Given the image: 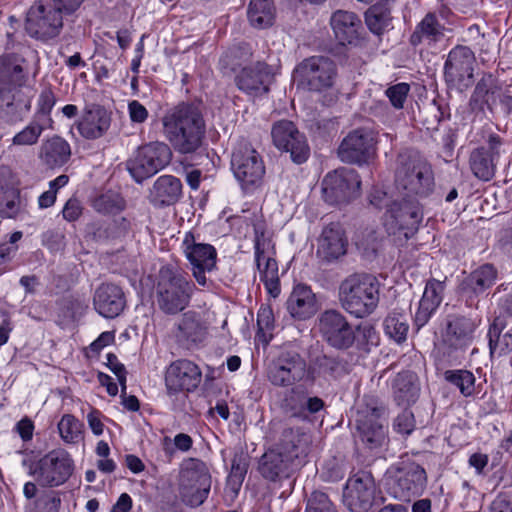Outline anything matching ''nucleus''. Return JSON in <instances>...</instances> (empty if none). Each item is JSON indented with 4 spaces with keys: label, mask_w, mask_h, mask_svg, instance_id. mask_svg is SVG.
Listing matches in <instances>:
<instances>
[{
    "label": "nucleus",
    "mask_w": 512,
    "mask_h": 512,
    "mask_svg": "<svg viewBox=\"0 0 512 512\" xmlns=\"http://www.w3.org/2000/svg\"><path fill=\"white\" fill-rule=\"evenodd\" d=\"M395 187L399 195L424 200L435 188L432 166L417 152L405 150L397 157Z\"/></svg>",
    "instance_id": "1"
},
{
    "label": "nucleus",
    "mask_w": 512,
    "mask_h": 512,
    "mask_svg": "<svg viewBox=\"0 0 512 512\" xmlns=\"http://www.w3.org/2000/svg\"><path fill=\"white\" fill-rule=\"evenodd\" d=\"M380 299L378 279L367 273H355L346 277L339 286V301L349 314L364 318L372 314Z\"/></svg>",
    "instance_id": "2"
},
{
    "label": "nucleus",
    "mask_w": 512,
    "mask_h": 512,
    "mask_svg": "<svg viewBox=\"0 0 512 512\" xmlns=\"http://www.w3.org/2000/svg\"><path fill=\"white\" fill-rule=\"evenodd\" d=\"M195 285L178 267L168 264L160 268L155 285L158 308L166 315H176L188 307Z\"/></svg>",
    "instance_id": "3"
},
{
    "label": "nucleus",
    "mask_w": 512,
    "mask_h": 512,
    "mask_svg": "<svg viewBox=\"0 0 512 512\" xmlns=\"http://www.w3.org/2000/svg\"><path fill=\"white\" fill-rule=\"evenodd\" d=\"M294 73L303 88L311 92H324L333 87L338 69L332 58L315 55L302 60Z\"/></svg>",
    "instance_id": "4"
},
{
    "label": "nucleus",
    "mask_w": 512,
    "mask_h": 512,
    "mask_svg": "<svg viewBox=\"0 0 512 512\" xmlns=\"http://www.w3.org/2000/svg\"><path fill=\"white\" fill-rule=\"evenodd\" d=\"M266 378L275 387H292L308 379L307 362L296 351H281L267 363Z\"/></svg>",
    "instance_id": "5"
},
{
    "label": "nucleus",
    "mask_w": 512,
    "mask_h": 512,
    "mask_svg": "<svg viewBox=\"0 0 512 512\" xmlns=\"http://www.w3.org/2000/svg\"><path fill=\"white\" fill-rule=\"evenodd\" d=\"M74 471V461L63 449H55L43 456L30 468V474L42 487L64 484Z\"/></svg>",
    "instance_id": "6"
},
{
    "label": "nucleus",
    "mask_w": 512,
    "mask_h": 512,
    "mask_svg": "<svg viewBox=\"0 0 512 512\" xmlns=\"http://www.w3.org/2000/svg\"><path fill=\"white\" fill-rule=\"evenodd\" d=\"M172 159L169 146L163 142H150L138 148L136 156L128 161L127 168L133 179L141 183L164 169Z\"/></svg>",
    "instance_id": "7"
},
{
    "label": "nucleus",
    "mask_w": 512,
    "mask_h": 512,
    "mask_svg": "<svg viewBox=\"0 0 512 512\" xmlns=\"http://www.w3.org/2000/svg\"><path fill=\"white\" fill-rule=\"evenodd\" d=\"M474 52L467 46L457 45L450 50L444 63V78L450 89L462 91L473 84Z\"/></svg>",
    "instance_id": "8"
},
{
    "label": "nucleus",
    "mask_w": 512,
    "mask_h": 512,
    "mask_svg": "<svg viewBox=\"0 0 512 512\" xmlns=\"http://www.w3.org/2000/svg\"><path fill=\"white\" fill-rule=\"evenodd\" d=\"M231 169L243 188L257 186L265 174V166L258 152L247 142L233 150Z\"/></svg>",
    "instance_id": "9"
},
{
    "label": "nucleus",
    "mask_w": 512,
    "mask_h": 512,
    "mask_svg": "<svg viewBox=\"0 0 512 512\" xmlns=\"http://www.w3.org/2000/svg\"><path fill=\"white\" fill-rule=\"evenodd\" d=\"M63 14L57 5L49 3L33 5L26 18V31L34 38L47 40L56 37L63 26Z\"/></svg>",
    "instance_id": "10"
},
{
    "label": "nucleus",
    "mask_w": 512,
    "mask_h": 512,
    "mask_svg": "<svg viewBox=\"0 0 512 512\" xmlns=\"http://www.w3.org/2000/svg\"><path fill=\"white\" fill-rule=\"evenodd\" d=\"M180 483L188 504L194 507L201 505L211 487V476L206 464L199 459L186 460L181 470Z\"/></svg>",
    "instance_id": "11"
},
{
    "label": "nucleus",
    "mask_w": 512,
    "mask_h": 512,
    "mask_svg": "<svg viewBox=\"0 0 512 512\" xmlns=\"http://www.w3.org/2000/svg\"><path fill=\"white\" fill-rule=\"evenodd\" d=\"M360 185L359 175L354 169H336L322 181L323 197L330 204L348 203L359 195Z\"/></svg>",
    "instance_id": "12"
},
{
    "label": "nucleus",
    "mask_w": 512,
    "mask_h": 512,
    "mask_svg": "<svg viewBox=\"0 0 512 512\" xmlns=\"http://www.w3.org/2000/svg\"><path fill=\"white\" fill-rule=\"evenodd\" d=\"M427 485L425 469L415 462H402L395 471L394 480L389 487L394 498L409 502L420 496Z\"/></svg>",
    "instance_id": "13"
},
{
    "label": "nucleus",
    "mask_w": 512,
    "mask_h": 512,
    "mask_svg": "<svg viewBox=\"0 0 512 512\" xmlns=\"http://www.w3.org/2000/svg\"><path fill=\"white\" fill-rule=\"evenodd\" d=\"M183 252L191 265L193 276L197 283L206 286V273L216 267V249L206 243L196 241L193 233L187 232L182 242Z\"/></svg>",
    "instance_id": "14"
},
{
    "label": "nucleus",
    "mask_w": 512,
    "mask_h": 512,
    "mask_svg": "<svg viewBox=\"0 0 512 512\" xmlns=\"http://www.w3.org/2000/svg\"><path fill=\"white\" fill-rule=\"evenodd\" d=\"M323 339L333 348L346 350L355 342V332L346 317L337 310H326L319 317Z\"/></svg>",
    "instance_id": "15"
},
{
    "label": "nucleus",
    "mask_w": 512,
    "mask_h": 512,
    "mask_svg": "<svg viewBox=\"0 0 512 512\" xmlns=\"http://www.w3.org/2000/svg\"><path fill=\"white\" fill-rule=\"evenodd\" d=\"M375 495L376 485L371 473L358 471L346 483L344 502L352 512H367L374 504Z\"/></svg>",
    "instance_id": "16"
},
{
    "label": "nucleus",
    "mask_w": 512,
    "mask_h": 512,
    "mask_svg": "<svg viewBox=\"0 0 512 512\" xmlns=\"http://www.w3.org/2000/svg\"><path fill=\"white\" fill-rule=\"evenodd\" d=\"M384 409L375 405H365L357 410L356 427L360 439L369 449H376L385 442L386 432L383 417Z\"/></svg>",
    "instance_id": "17"
},
{
    "label": "nucleus",
    "mask_w": 512,
    "mask_h": 512,
    "mask_svg": "<svg viewBox=\"0 0 512 512\" xmlns=\"http://www.w3.org/2000/svg\"><path fill=\"white\" fill-rule=\"evenodd\" d=\"M375 144L374 130H353L342 140L338 156L346 163L363 164L373 157Z\"/></svg>",
    "instance_id": "18"
},
{
    "label": "nucleus",
    "mask_w": 512,
    "mask_h": 512,
    "mask_svg": "<svg viewBox=\"0 0 512 512\" xmlns=\"http://www.w3.org/2000/svg\"><path fill=\"white\" fill-rule=\"evenodd\" d=\"M421 201L398 194V197L389 206L388 212L391 214V218L407 239L418 231L423 220Z\"/></svg>",
    "instance_id": "19"
},
{
    "label": "nucleus",
    "mask_w": 512,
    "mask_h": 512,
    "mask_svg": "<svg viewBox=\"0 0 512 512\" xmlns=\"http://www.w3.org/2000/svg\"><path fill=\"white\" fill-rule=\"evenodd\" d=\"M302 466V461L293 460L273 447L269 448L258 460V472L271 482H281L292 477Z\"/></svg>",
    "instance_id": "20"
},
{
    "label": "nucleus",
    "mask_w": 512,
    "mask_h": 512,
    "mask_svg": "<svg viewBox=\"0 0 512 512\" xmlns=\"http://www.w3.org/2000/svg\"><path fill=\"white\" fill-rule=\"evenodd\" d=\"M487 144L474 149L469 158L472 173L483 181H489L495 175L502 141L499 136L490 134Z\"/></svg>",
    "instance_id": "21"
},
{
    "label": "nucleus",
    "mask_w": 512,
    "mask_h": 512,
    "mask_svg": "<svg viewBox=\"0 0 512 512\" xmlns=\"http://www.w3.org/2000/svg\"><path fill=\"white\" fill-rule=\"evenodd\" d=\"M273 73L271 67L262 61L244 67L235 77L237 87L249 95H262L269 91Z\"/></svg>",
    "instance_id": "22"
},
{
    "label": "nucleus",
    "mask_w": 512,
    "mask_h": 512,
    "mask_svg": "<svg viewBox=\"0 0 512 512\" xmlns=\"http://www.w3.org/2000/svg\"><path fill=\"white\" fill-rule=\"evenodd\" d=\"M497 277L498 271L492 264H483L463 278L459 286L461 295L472 306L476 298L495 284Z\"/></svg>",
    "instance_id": "23"
},
{
    "label": "nucleus",
    "mask_w": 512,
    "mask_h": 512,
    "mask_svg": "<svg viewBox=\"0 0 512 512\" xmlns=\"http://www.w3.org/2000/svg\"><path fill=\"white\" fill-rule=\"evenodd\" d=\"M280 432L279 439L273 446L275 450L286 454L293 460L303 462L310 443L309 436L300 428L290 427L280 422L272 423Z\"/></svg>",
    "instance_id": "24"
},
{
    "label": "nucleus",
    "mask_w": 512,
    "mask_h": 512,
    "mask_svg": "<svg viewBox=\"0 0 512 512\" xmlns=\"http://www.w3.org/2000/svg\"><path fill=\"white\" fill-rule=\"evenodd\" d=\"M199 367L189 360H178L170 365L166 373V386L170 391H193L201 382Z\"/></svg>",
    "instance_id": "25"
},
{
    "label": "nucleus",
    "mask_w": 512,
    "mask_h": 512,
    "mask_svg": "<svg viewBox=\"0 0 512 512\" xmlns=\"http://www.w3.org/2000/svg\"><path fill=\"white\" fill-rule=\"evenodd\" d=\"M207 327L201 315L195 311H187L176 322L174 336L179 345L191 349L204 341Z\"/></svg>",
    "instance_id": "26"
},
{
    "label": "nucleus",
    "mask_w": 512,
    "mask_h": 512,
    "mask_svg": "<svg viewBox=\"0 0 512 512\" xmlns=\"http://www.w3.org/2000/svg\"><path fill=\"white\" fill-rule=\"evenodd\" d=\"M25 75L20 64L9 57L0 58V103L10 107L15 99V92L24 84Z\"/></svg>",
    "instance_id": "27"
},
{
    "label": "nucleus",
    "mask_w": 512,
    "mask_h": 512,
    "mask_svg": "<svg viewBox=\"0 0 512 512\" xmlns=\"http://www.w3.org/2000/svg\"><path fill=\"white\" fill-rule=\"evenodd\" d=\"M271 137L274 146L289 153L294 163L302 164L308 159L310 148L305 134L300 130H271Z\"/></svg>",
    "instance_id": "28"
},
{
    "label": "nucleus",
    "mask_w": 512,
    "mask_h": 512,
    "mask_svg": "<svg viewBox=\"0 0 512 512\" xmlns=\"http://www.w3.org/2000/svg\"><path fill=\"white\" fill-rule=\"evenodd\" d=\"M475 329L476 324L472 319L454 316L447 321L443 345L449 349V352L463 350L471 344Z\"/></svg>",
    "instance_id": "29"
},
{
    "label": "nucleus",
    "mask_w": 512,
    "mask_h": 512,
    "mask_svg": "<svg viewBox=\"0 0 512 512\" xmlns=\"http://www.w3.org/2000/svg\"><path fill=\"white\" fill-rule=\"evenodd\" d=\"M93 304L95 310L105 318L118 316L125 307V298L122 289L110 283L101 284L94 293Z\"/></svg>",
    "instance_id": "30"
},
{
    "label": "nucleus",
    "mask_w": 512,
    "mask_h": 512,
    "mask_svg": "<svg viewBox=\"0 0 512 512\" xmlns=\"http://www.w3.org/2000/svg\"><path fill=\"white\" fill-rule=\"evenodd\" d=\"M347 245V238L340 225L330 224L323 229L318 240L317 255L327 262H332L346 254Z\"/></svg>",
    "instance_id": "31"
},
{
    "label": "nucleus",
    "mask_w": 512,
    "mask_h": 512,
    "mask_svg": "<svg viewBox=\"0 0 512 512\" xmlns=\"http://www.w3.org/2000/svg\"><path fill=\"white\" fill-rule=\"evenodd\" d=\"M182 196V183L173 175H162L153 183L149 191V202L154 207L174 205Z\"/></svg>",
    "instance_id": "32"
},
{
    "label": "nucleus",
    "mask_w": 512,
    "mask_h": 512,
    "mask_svg": "<svg viewBox=\"0 0 512 512\" xmlns=\"http://www.w3.org/2000/svg\"><path fill=\"white\" fill-rule=\"evenodd\" d=\"M163 124L165 128H204L200 104L179 103L167 112Z\"/></svg>",
    "instance_id": "33"
},
{
    "label": "nucleus",
    "mask_w": 512,
    "mask_h": 512,
    "mask_svg": "<svg viewBox=\"0 0 512 512\" xmlns=\"http://www.w3.org/2000/svg\"><path fill=\"white\" fill-rule=\"evenodd\" d=\"M330 25L341 45L356 44L358 41L362 23L355 13L338 10L332 14Z\"/></svg>",
    "instance_id": "34"
},
{
    "label": "nucleus",
    "mask_w": 512,
    "mask_h": 512,
    "mask_svg": "<svg viewBox=\"0 0 512 512\" xmlns=\"http://www.w3.org/2000/svg\"><path fill=\"white\" fill-rule=\"evenodd\" d=\"M446 28L440 24L435 12L427 13L416 25L410 36L412 46L426 45L434 47L445 36Z\"/></svg>",
    "instance_id": "35"
},
{
    "label": "nucleus",
    "mask_w": 512,
    "mask_h": 512,
    "mask_svg": "<svg viewBox=\"0 0 512 512\" xmlns=\"http://www.w3.org/2000/svg\"><path fill=\"white\" fill-rule=\"evenodd\" d=\"M444 290L445 281L431 279L426 283L423 296L415 314V324L418 328L423 327L428 322L432 313L440 305L443 300Z\"/></svg>",
    "instance_id": "36"
},
{
    "label": "nucleus",
    "mask_w": 512,
    "mask_h": 512,
    "mask_svg": "<svg viewBox=\"0 0 512 512\" xmlns=\"http://www.w3.org/2000/svg\"><path fill=\"white\" fill-rule=\"evenodd\" d=\"M290 315L299 320L312 317L317 311L316 298L310 287L304 284L296 285L287 302Z\"/></svg>",
    "instance_id": "37"
},
{
    "label": "nucleus",
    "mask_w": 512,
    "mask_h": 512,
    "mask_svg": "<svg viewBox=\"0 0 512 512\" xmlns=\"http://www.w3.org/2000/svg\"><path fill=\"white\" fill-rule=\"evenodd\" d=\"M392 391L398 405L414 404L420 394V385L416 374L410 371L398 373L392 382Z\"/></svg>",
    "instance_id": "38"
},
{
    "label": "nucleus",
    "mask_w": 512,
    "mask_h": 512,
    "mask_svg": "<svg viewBox=\"0 0 512 512\" xmlns=\"http://www.w3.org/2000/svg\"><path fill=\"white\" fill-rule=\"evenodd\" d=\"M348 373L347 363L338 357L328 355L317 356L308 367V380L315 381L319 377L337 379Z\"/></svg>",
    "instance_id": "39"
},
{
    "label": "nucleus",
    "mask_w": 512,
    "mask_h": 512,
    "mask_svg": "<svg viewBox=\"0 0 512 512\" xmlns=\"http://www.w3.org/2000/svg\"><path fill=\"white\" fill-rule=\"evenodd\" d=\"M71 155L69 144L60 137L46 141L41 148L40 158L49 168L64 165Z\"/></svg>",
    "instance_id": "40"
},
{
    "label": "nucleus",
    "mask_w": 512,
    "mask_h": 512,
    "mask_svg": "<svg viewBox=\"0 0 512 512\" xmlns=\"http://www.w3.org/2000/svg\"><path fill=\"white\" fill-rule=\"evenodd\" d=\"M167 139L173 148L182 154L196 152L203 144L202 130H167Z\"/></svg>",
    "instance_id": "41"
},
{
    "label": "nucleus",
    "mask_w": 512,
    "mask_h": 512,
    "mask_svg": "<svg viewBox=\"0 0 512 512\" xmlns=\"http://www.w3.org/2000/svg\"><path fill=\"white\" fill-rule=\"evenodd\" d=\"M21 210L20 191L12 179L0 178V216L16 218Z\"/></svg>",
    "instance_id": "42"
},
{
    "label": "nucleus",
    "mask_w": 512,
    "mask_h": 512,
    "mask_svg": "<svg viewBox=\"0 0 512 512\" xmlns=\"http://www.w3.org/2000/svg\"><path fill=\"white\" fill-rule=\"evenodd\" d=\"M505 323L501 317H496L488 330L490 355L502 356L512 351V331L502 334Z\"/></svg>",
    "instance_id": "43"
},
{
    "label": "nucleus",
    "mask_w": 512,
    "mask_h": 512,
    "mask_svg": "<svg viewBox=\"0 0 512 512\" xmlns=\"http://www.w3.org/2000/svg\"><path fill=\"white\" fill-rule=\"evenodd\" d=\"M257 270L260 280L270 296L277 298L281 292L280 280L278 274V264L271 254H264L263 259L256 260Z\"/></svg>",
    "instance_id": "44"
},
{
    "label": "nucleus",
    "mask_w": 512,
    "mask_h": 512,
    "mask_svg": "<svg viewBox=\"0 0 512 512\" xmlns=\"http://www.w3.org/2000/svg\"><path fill=\"white\" fill-rule=\"evenodd\" d=\"M247 15L252 26L263 29L273 24L275 7L271 0H251Z\"/></svg>",
    "instance_id": "45"
},
{
    "label": "nucleus",
    "mask_w": 512,
    "mask_h": 512,
    "mask_svg": "<svg viewBox=\"0 0 512 512\" xmlns=\"http://www.w3.org/2000/svg\"><path fill=\"white\" fill-rule=\"evenodd\" d=\"M252 226L254 231V254L255 259L259 261V259L264 258V254H271L274 246L262 216H255L252 219Z\"/></svg>",
    "instance_id": "46"
},
{
    "label": "nucleus",
    "mask_w": 512,
    "mask_h": 512,
    "mask_svg": "<svg viewBox=\"0 0 512 512\" xmlns=\"http://www.w3.org/2000/svg\"><path fill=\"white\" fill-rule=\"evenodd\" d=\"M444 378L447 382L456 386L464 397H471L476 392V378L469 370H447L444 372Z\"/></svg>",
    "instance_id": "47"
},
{
    "label": "nucleus",
    "mask_w": 512,
    "mask_h": 512,
    "mask_svg": "<svg viewBox=\"0 0 512 512\" xmlns=\"http://www.w3.org/2000/svg\"><path fill=\"white\" fill-rule=\"evenodd\" d=\"M92 207L101 214H114L125 208V200L115 191H107L96 196L92 201Z\"/></svg>",
    "instance_id": "48"
},
{
    "label": "nucleus",
    "mask_w": 512,
    "mask_h": 512,
    "mask_svg": "<svg viewBox=\"0 0 512 512\" xmlns=\"http://www.w3.org/2000/svg\"><path fill=\"white\" fill-rule=\"evenodd\" d=\"M83 424L71 414L62 416L58 423V431L62 440L74 444L82 440Z\"/></svg>",
    "instance_id": "49"
},
{
    "label": "nucleus",
    "mask_w": 512,
    "mask_h": 512,
    "mask_svg": "<svg viewBox=\"0 0 512 512\" xmlns=\"http://www.w3.org/2000/svg\"><path fill=\"white\" fill-rule=\"evenodd\" d=\"M409 325L402 315L390 314L384 320L386 335L397 343L406 340Z\"/></svg>",
    "instance_id": "50"
},
{
    "label": "nucleus",
    "mask_w": 512,
    "mask_h": 512,
    "mask_svg": "<svg viewBox=\"0 0 512 512\" xmlns=\"http://www.w3.org/2000/svg\"><path fill=\"white\" fill-rule=\"evenodd\" d=\"M366 24L371 32L380 35L389 25V15L380 7H371L365 14Z\"/></svg>",
    "instance_id": "51"
},
{
    "label": "nucleus",
    "mask_w": 512,
    "mask_h": 512,
    "mask_svg": "<svg viewBox=\"0 0 512 512\" xmlns=\"http://www.w3.org/2000/svg\"><path fill=\"white\" fill-rule=\"evenodd\" d=\"M248 468V456L244 452H236L231 463L229 482L235 486H240L245 478Z\"/></svg>",
    "instance_id": "52"
},
{
    "label": "nucleus",
    "mask_w": 512,
    "mask_h": 512,
    "mask_svg": "<svg viewBox=\"0 0 512 512\" xmlns=\"http://www.w3.org/2000/svg\"><path fill=\"white\" fill-rule=\"evenodd\" d=\"M305 512H337V510L327 494L314 491L307 499Z\"/></svg>",
    "instance_id": "53"
},
{
    "label": "nucleus",
    "mask_w": 512,
    "mask_h": 512,
    "mask_svg": "<svg viewBox=\"0 0 512 512\" xmlns=\"http://www.w3.org/2000/svg\"><path fill=\"white\" fill-rule=\"evenodd\" d=\"M409 92V84L401 82L388 87L385 91V95L388 97L391 105L399 110L404 107Z\"/></svg>",
    "instance_id": "54"
},
{
    "label": "nucleus",
    "mask_w": 512,
    "mask_h": 512,
    "mask_svg": "<svg viewBox=\"0 0 512 512\" xmlns=\"http://www.w3.org/2000/svg\"><path fill=\"white\" fill-rule=\"evenodd\" d=\"M85 120L95 128H104L109 125L110 117L104 107L93 104L86 108Z\"/></svg>",
    "instance_id": "55"
},
{
    "label": "nucleus",
    "mask_w": 512,
    "mask_h": 512,
    "mask_svg": "<svg viewBox=\"0 0 512 512\" xmlns=\"http://www.w3.org/2000/svg\"><path fill=\"white\" fill-rule=\"evenodd\" d=\"M395 428L399 433L409 435L415 428V419L412 411L404 409L395 419Z\"/></svg>",
    "instance_id": "56"
},
{
    "label": "nucleus",
    "mask_w": 512,
    "mask_h": 512,
    "mask_svg": "<svg viewBox=\"0 0 512 512\" xmlns=\"http://www.w3.org/2000/svg\"><path fill=\"white\" fill-rule=\"evenodd\" d=\"M107 366L116 375L120 385L122 394L126 390V369L122 363L117 359V356L113 353L107 354Z\"/></svg>",
    "instance_id": "57"
},
{
    "label": "nucleus",
    "mask_w": 512,
    "mask_h": 512,
    "mask_svg": "<svg viewBox=\"0 0 512 512\" xmlns=\"http://www.w3.org/2000/svg\"><path fill=\"white\" fill-rule=\"evenodd\" d=\"M82 210L81 202L76 198H70L62 210V214L65 220L73 222L81 216Z\"/></svg>",
    "instance_id": "58"
},
{
    "label": "nucleus",
    "mask_w": 512,
    "mask_h": 512,
    "mask_svg": "<svg viewBox=\"0 0 512 512\" xmlns=\"http://www.w3.org/2000/svg\"><path fill=\"white\" fill-rule=\"evenodd\" d=\"M321 477L325 481L336 482L343 478V471L335 461H330L323 465Z\"/></svg>",
    "instance_id": "59"
},
{
    "label": "nucleus",
    "mask_w": 512,
    "mask_h": 512,
    "mask_svg": "<svg viewBox=\"0 0 512 512\" xmlns=\"http://www.w3.org/2000/svg\"><path fill=\"white\" fill-rule=\"evenodd\" d=\"M41 130H21L13 138L15 145H32L35 144L40 136Z\"/></svg>",
    "instance_id": "60"
},
{
    "label": "nucleus",
    "mask_w": 512,
    "mask_h": 512,
    "mask_svg": "<svg viewBox=\"0 0 512 512\" xmlns=\"http://www.w3.org/2000/svg\"><path fill=\"white\" fill-rule=\"evenodd\" d=\"M129 115L134 123L141 124L148 117L147 109L138 101L133 100L128 105Z\"/></svg>",
    "instance_id": "61"
},
{
    "label": "nucleus",
    "mask_w": 512,
    "mask_h": 512,
    "mask_svg": "<svg viewBox=\"0 0 512 512\" xmlns=\"http://www.w3.org/2000/svg\"><path fill=\"white\" fill-rule=\"evenodd\" d=\"M490 512H512V499L506 494L498 495L491 503Z\"/></svg>",
    "instance_id": "62"
},
{
    "label": "nucleus",
    "mask_w": 512,
    "mask_h": 512,
    "mask_svg": "<svg viewBox=\"0 0 512 512\" xmlns=\"http://www.w3.org/2000/svg\"><path fill=\"white\" fill-rule=\"evenodd\" d=\"M257 325L259 331H269L273 328V315L270 309L262 308L259 310Z\"/></svg>",
    "instance_id": "63"
},
{
    "label": "nucleus",
    "mask_w": 512,
    "mask_h": 512,
    "mask_svg": "<svg viewBox=\"0 0 512 512\" xmlns=\"http://www.w3.org/2000/svg\"><path fill=\"white\" fill-rule=\"evenodd\" d=\"M101 416V412L96 409H92L87 415L88 425L95 435H101L103 433L104 425L101 421Z\"/></svg>",
    "instance_id": "64"
}]
</instances>
